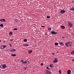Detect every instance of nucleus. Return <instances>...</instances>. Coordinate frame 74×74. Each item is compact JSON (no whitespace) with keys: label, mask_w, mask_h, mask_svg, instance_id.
<instances>
[{"label":"nucleus","mask_w":74,"mask_h":74,"mask_svg":"<svg viewBox=\"0 0 74 74\" xmlns=\"http://www.w3.org/2000/svg\"><path fill=\"white\" fill-rule=\"evenodd\" d=\"M73 44L71 42H67V43H65V45L66 47H71L72 46Z\"/></svg>","instance_id":"1"},{"label":"nucleus","mask_w":74,"mask_h":74,"mask_svg":"<svg viewBox=\"0 0 74 74\" xmlns=\"http://www.w3.org/2000/svg\"><path fill=\"white\" fill-rule=\"evenodd\" d=\"M7 67V65L5 64L4 65H1L0 66V68L2 69H5Z\"/></svg>","instance_id":"2"},{"label":"nucleus","mask_w":74,"mask_h":74,"mask_svg":"<svg viewBox=\"0 0 74 74\" xmlns=\"http://www.w3.org/2000/svg\"><path fill=\"white\" fill-rule=\"evenodd\" d=\"M51 72L48 70H46L45 72V74H51Z\"/></svg>","instance_id":"3"},{"label":"nucleus","mask_w":74,"mask_h":74,"mask_svg":"<svg viewBox=\"0 0 74 74\" xmlns=\"http://www.w3.org/2000/svg\"><path fill=\"white\" fill-rule=\"evenodd\" d=\"M57 62H58V59L55 58V60L53 62L55 63H57Z\"/></svg>","instance_id":"4"},{"label":"nucleus","mask_w":74,"mask_h":74,"mask_svg":"<svg viewBox=\"0 0 74 74\" xmlns=\"http://www.w3.org/2000/svg\"><path fill=\"white\" fill-rule=\"evenodd\" d=\"M6 47H7L6 45L2 46L1 47V49H4V48H5Z\"/></svg>","instance_id":"5"},{"label":"nucleus","mask_w":74,"mask_h":74,"mask_svg":"<svg viewBox=\"0 0 74 74\" xmlns=\"http://www.w3.org/2000/svg\"><path fill=\"white\" fill-rule=\"evenodd\" d=\"M61 14H64L65 12V11L64 10H61L60 12Z\"/></svg>","instance_id":"6"},{"label":"nucleus","mask_w":74,"mask_h":74,"mask_svg":"<svg viewBox=\"0 0 74 74\" xmlns=\"http://www.w3.org/2000/svg\"><path fill=\"white\" fill-rule=\"evenodd\" d=\"M5 19L4 18L1 19L0 20V21L1 22H6V21H5Z\"/></svg>","instance_id":"7"},{"label":"nucleus","mask_w":74,"mask_h":74,"mask_svg":"<svg viewBox=\"0 0 74 74\" xmlns=\"http://www.w3.org/2000/svg\"><path fill=\"white\" fill-rule=\"evenodd\" d=\"M51 33L53 34H57V32H55L53 31H52Z\"/></svg>","instance_id":"8"},{"label":"nucleus","mask_w":74,"mask_h":74,"mask_svg":"<svg viewBox=\"0 0 74 74\" xmlns=\"http://www.w3.org/2000/svg\"><path fill=\"white\" fill-rule=\"evenodd\" d=\"M69 24L70 26H73V24L72 23V22H69Z\"/></svg>","instance_id":"9"},{"label":"nucleus","mask_w":74,"mask_h":74,"mask_svg":"<svg viewBox=\"0 0 74 74\" xmlns=\"http://www.w3.org/2000/svg\"><path fill=\"white\" fill-rule=\"evenodd\" d=\"M67 73L68 74H71V71L70 70H68L67 72Z\"/></svg>","instance_id":"10"},{"label":"nucleus","mask_w":74,"mask_h":74,"mask_svg":"<svg viewBox=\"0 0 74 74\" xmlns=\"http://www.w3.org/2000/svg\"><path fill=\"white\" fill-rule=\"evenodd\" d=\"M32 51H33L32 50H29L28 51V52L29 54H30V53H31Z\"/></svg>","instance_id":"11"},{"label":"nucleus","mask_w":74,"mask_h":74,"mask_svg":"<svg viewBox=\"0 0 74 74\" xmlns=\"http://www.w3.org/2000/svg\"><path fill=\"white\" fill-rule=\"evenodd\" d=\"M30 63V62L29 61L26 60V64H29Z\"/></svg>","instance_id":"12"},{"label":"nucleus","mask_w":74,"mask_h":74,"mask_svg":"<svg viewBox=\"0 0 74 74\" xmlns=\"http://www.w3.org/2000/svg\"><path fill=\"white\" fill-rule=\"evenodd\" d=\"M61 27L62 28V29H64V28H65L64 26L63 25L61 26Z\"/></svg>","instance_id":"13"},{"label":"nucleus","mask_w":74,"mask_h":74,"mask_svg":"<svg viewBox=\"0 0 74 74\" xmlns=\"http://www.w3.org/2000/svg\"><path fill=\"white\" fill-rule=\"evenodd\" d=\"M74 7L70 9V11H74Z\"/></svg>","instance_id":"14"},{"label":"nucleus","mask_w":74,"mask_h":74,"mask_svg":"<svg viewBox=\"0 0 74 74\" xmlns=\"http://www.w3.org/2000/svg\"><path fill=\"white\" fill-rule=\"evenodd\" d=\"M59 44H60V45H63V43H62V42H59Z\"/></svg>","instance_id":"15"},{"label":"nucleus","mask_w":74,"mask_h":74,"mask_svg":"<svg viewBox=\"0 0 74 74\" xmlns=\"http://www.w3.org/2000/svg\"><path fill=\"white\" fill-rule=\"evenodd\" d=\"M12 34V32H10L9 33V36H11Z\"/></svg>","instance_id":"16"},{"label":"nucleus","mask_w":74,"mask_h":74,"mask_svg":"<svg viewBox=\"0 0 74 74\" xmlns=\"http://www.w3.org/2000/svg\"><path fill=\"white\" fill-rule=\"evenodd\" d=\"M47 29L49 30H51V28L50 27H48Z\"/></svg>","instance_id":"17"},{"label":"nucleus","mask_w":74,"mask_h":74,"mask_svg":"<svg viewBox=\"0 0 74 74\" xmlns=\"http://www.w3.org/2000/svg\"><path fill=\"white\" fill-rule=\"evenodd\" d=\"M53 64H50V67H53Z\"/></svg>","instance_id":"18"},{"label":"nucleus","mask_w":74,"mask_h":74,"mask_svg":"<svg viewBox=\"0 0 74 74\" xmlns=\"http://www.w3.org/2000/svg\"><path fill=\"white\" fill-rule=\"evenodd\" d=\"M71 54H72L73 55L74 54V51H73L71 52Z\"/></svg>","instance_id":"19"},{"label":"nucleus","mask_w":74,"mask_h":74,"mask_svg":"<svg viewBox=\"0 0 74 74\" xmlns=\"http://www.w3.org/2000/svg\"><path fill=\"white\" fill-rule=\"evenodd\" d=\"M11 56H16V54H13L11 55Z\"/></svg>","instance_id":"20"},{"label":"nucleus","mask_w":74,"mask_h":74,"mask_svg":"<svg viewBox=\"0 0 74 74\" xmlns=\"http://www.w3.org/2000/svg\"><path fill=\"white\" fill-rule=\"evenodd\" d=\"M23 41H24V42H27V40L26 39H25Z\"/></svg>","instance_id":"21"},{"label":"nucleus","mask_w":74,"mask_h":74,"mask_svg":"<svg viewBox=\"0 0 74 74\" xmlns=\"http://www.w3.org/2000/svg\"><path fill=\"white\" fill-rule=\"evenodd\" d=\"M24 69H25V70H26V69H27V67H24Z\"/></svg>","instance_id":"22"},{"label":"nucleus","mask_w":74,"mask_h":74,"mask_svg":"<svg viewBox=\"0 0 74 74\" xmlns=\"http://www.w3.org/2000/svg\"><path fill=\"white\" fill-rule=\"evenodd\" d=\"M0 26L1 27H3V24H1L0 25Z\"/></svg>","instance_id":"23"},{"label":"nucleus","mask_w":74,"mask_h":74,"mask_svg":"<svg viewBox=\"0 0 74 74\" xmlns=\"http://www.w3.org/2000/svg\"><path fill=\"white\" fill-rule=\"evenodd\" d=\"M55 45H58V43L56 42L55 43Z\"/></svg>","instance_id":"24"},{"label":"nucleus","mask_w":74,"mask_h":74,"mask_svg":"<svg viewBox=\"0 0 74 74\" xmlns=\"http://www.w3.org/2000/svg\"><path fill=\"white\" fill-rule=\"evenodd\" d=\"M7 52H10L11 51V50H7Z\"/></svg>","instance_id":"25"},{"label":"nucleus","mask_w":74,"mask_h":74,"mask_svg":"<svg viewBox=\"0 0 74 74\" xmlns=\"http://www.w3.org/2000/svg\"><path fill=\"white\" fill-rule=\"evenodd\" d=\"M16 51V49H13V52H15V51Z\"/></svg>","instance_id":"26"},{"label":"nucleus","mask_w":74,"mask_h":74,"mask_svg":"<svg viewBox=\"0 0 74 74\" xmlns=\"http://www.w3.org/2000/svg\"><path fill=\"white\" fill-rule=\"evenodd\" d=\"M14 21L15 22H18V19L15 20Z\"/></svg>","instance_id":"27"},{"label":"nucleus","mask_w":74,"mask_h":74,"mask_svg":"<svg viewBox=\"0 0 74 74\" xmlns=\"http://www.w3.org/2000/svg\"><path fill=\"white\" fill-rule=\"evenodd\" d=\"M17 28H15L13 29V30H17Z\"/></svg>","instance_id":"28"},{"label":"nucleus","mask_w":74,"mask_h":74,"mask_svg":"<svg viewBox=\"0 0 74 74\" xmlns=\"http://www.w3.org/2000/svg\"><path fill=\"white\" fill-rule=\"evenodd\" d=\"M23 64H26V61H25V62L23 61Z\"/></svg>","instance_id":"29"},{"label":"nucleus","mask_w":74,"mask_h":74,"mask_svg":"<svg viewBox=\"0 0 74 74\" xmlns=\"http://www.w3.org/2000/svg\"><path fill=\"white\" fill-rule=\"evenodd\" d=\"M59 72L60 74H61V71L60 70H59Z\"/></svg>","instance_id":"30"},{"label":"nucleus","mask_w":74,"mask_h":74,"mask_svg":"<svg viewBox=\"0 0 74 74\" xmlns=\"http://www.w3.org/2000/svg\"><path fill=\"white\" fill-rule=\"evenodd\" d=\"M10 51L11 52H13V49H10Z\"/></svg>","instance_id":"31"},{"label":"nucleus","mask_w":74,"mask_h":74,"mask_svg":"<svg viewBox=\"0 0 74 74\" xmlns=\"http://www.w3.org/2000/svg\"><path fill=\"white\" fill-rule=\"evenodd\" d=\"M21 62L23 63V60H21Z\"/></svg>","instance_id":"32"},{"label":"nucleus","mask_w":74,"mask_h":74,"mask_svg":"<svg viewBox=\"0 0 74 74\" xmlns=\"http://www.w3.org/2000/svg\"><path fill=\"white\" fill-rule=\"evenodd\" d=\"M24 45L25 46H28V45L27 44H25V45Z\"/></svg>","instance_id":"33"},{"label":"nucleus","mask_w":74,"mask_h":74,"mask_svg":"<svg viewBox=\"0 0 74 74\" xmlns=\"http://www.w3.org/2000/svg\"><path fill=\"white\" fill-rule=\"evenodd\" d=\"M50 18V16H47V18Z\"/></svg>","instance_id":"34"},{"label":"nucleus","mask_w":74,"mask_h":74,"mask_svg":"<svg viewBox=\"0 0 74 74\" xmlns=\"http://www.w3.org/2000/svg\"><path fill=\"white\" fill-rule=\"evenodd\" d=\"M46 69H47L48 70H49V68L48 67H46Z\"/></svg>","instance_id":"35"},{"label":"nucleus","mask_w":74,"mask_h":74,"mask_svg":"<svg viewBox=\"0 0 74 74\" xmlns=\"http://www.w3.org/2000/svg\"><path fill=\"white\" fill-rule=\"evenodd\" d=\"M72 3H74V0H73L72 1Z\"/></svg>","instance_id":"36"},{"label":"nucleus","mask_w":74,"mask_h":74,"mask_svg":"<svg viewBox=\"0 0 74 74\" xmlns=\"http://www.w3.org/2000/svg\"><path fill=\"white\" fill-rule=\"evenodd\" d=\"M40 65H41V66H43V63H41Z\"/></svg>","instance_id":"37"},{"label":"nucleus","mask_w":74,"mask_h":74,"mask_svg":"<svg viewBox=\"0 0 74 74\" xmlns=\"http://www.w3.org/2000/svg\"><path fill=\"white\" fill-rule=\"evenodd\" d=\"M10 41H14V39H10Z\"/></svg>","instance_id":"38"},{"label":"nucleus","mask_w":74,"mask_h":74,"mask_svg":"<svg viewBox=\"0 0 74 74\" xmlns=\"http://www.w3.org/2000/svg\"><path fill=\"white\" fill-rule=\"evenodd\" d=\"M41 27H45V26H43L42 25L41 26Z\"/></svg>","instance_id":"39"},{"label":"nucleus","mask_w":74,"mask_h":74,"mask_svg":"<svg viewBox=\"0 0 74 74\" xmlns=\"http://www.w3.org/2000/svg\"><path fill=\"white\" fill-rule=\"evenodd\" d=\"M62 38H64V36H62Z\"/></svg>","instance_id":"40"},{"label":"nucleus","mask_w":74,"mask_h":74,"mask_svg":"<svg viewBox=\"0 0 74 74\" xmlns=\"http://www.w3.org/2000/svg\"><path fill=\"white\" fill-rule=\"evenodd\" d=\"M52 54V55H55V53H53Z\"/></svg>","instance_id":"41"},{"label":"nucleus","mask_w":74,"mask_h":74,"mask_svg":"<svg viewBox=\"0 0 74 74\" xmlns=\"http://www.w3.org/2000/svg\"><path fill=\"white\" fill-rule=\"evenodd\" d=\"M10 47H12V46H11V45L10 44Z\"/></svg>","instance_id":"42"},{"label":"nucleus","mask_w":74,"mask_h":74,"mask_svg":"<svg viewBox=\"0 0 74 74\" xmlns=\"http://www.w3.org/2000/svg\"><path fill=\"white\" fill-rule=\"evenodd\" d=\"M0 42H1V40H0Z\"/></svg>","instance_id":"43"},{"label":"nucleus","mask_w":74,"mask_h":74,"mask_svg":"<svg viewBox=\"0 0 74 74\" xmlns=\"http://www.w3.org/2000/svg\"><path fill=\"white\" fill-rule=\"evenodd\" d=\"M58 52H58H58H57V53H58Z\"/></svg>","instance_id":"44"}]
</instances>
